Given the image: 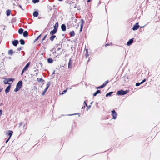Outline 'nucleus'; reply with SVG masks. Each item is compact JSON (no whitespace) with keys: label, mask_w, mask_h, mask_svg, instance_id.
Masks as SVG:
<instances>
[{"label":"nucleus","mask_w":160,"mask_h":160,"mask_svg":"<svg viewBox=\"0 0 160 160\" xmlns=\"http://www.w3.org/2000/svg\"><path fill=\"white\" fill-rule=\"evenodd\" d=\"M22 85V82L21 81H20L18 82L16 85V88L14 90V91L17 92L20 90Z\"/></svg>","instance_id":"obj_1"},{"label":"nucleus","mask_w":160,"mask_h":160,"mask_svg":"<svg viewBox=\"0 0 160 160\" xmlns=\"http://www.w3.org/2000/svg\"><path fill=\"white\" fill-rule=\"evenodd\" d=\"M128 92V91L127 90L124 91L122 89L118 92L117 94H118V95H123L127 93Z\"/></svg>","instance_id":"obj_2"},{"label":"nucleus","mask_w":160,"mask_h":160,"mask_svg":"<svg viewBox=\"0 0 160 160\" xmlns=\"http://www.w3.org/2000/svg\"><path fill=\"white\" fill-rule=\"evenodd\" d=\"M112 115L113 117V119H115L117 117V114L116 112H115L114 110L112 111Z\"/></svg>","instance_id":"obj_3"},{"label":"nucleus","mask_w":160,"mask_h":160,"mask_svg":"<svg viewBox=\"0 0 160 160\" xmlns=\"http://www.w3.org/2000/svg\"><path fill=\"white\" fill-rule=\"evenodd\" d=\"M8 84L11 85V83L14 81L15 79L12 78H8Z\"/></svg>","instance_id":"obj_4"},{"label":"nucleus","mask_w":160,"mask_h":160,"mask_svg":"<svg viewBox=\"0 0 160 160\" xmlns=\"http://www.w3.org/2000/svg\"><path fill=\"white\" fill-rule=\"evenodd\" d=\"M13 133V132L12 131L9 130L8 131V132H7L6 133V135L8 136H9V138H10L11 137Z\"/></svg>","instance_id":"obj_5"},{"label":"nucleus","mask_w":160,"mask_h":160,"mask_svg":"<svg viewBox=\"0 0 160 160\" xmlns=\"http://www.w3.org/2000/svg\"><path fill=\"white\" fill-rule=\"evenodd\" d=\"M139 26L138 24V23H136L133 26L132 29L134 31L137 30L139 28Z\"/></svg>","instance_id":"obj_6"},{"label":"nucleus","mask_w":160,"mask_h":160,"mask_svg":"<svg viewBox=\"0 0 160 160\" xmlns=\"http://www.w3.org/2000/svg\"><path fill=\"white\" fill-rule=\"evenodd\" d=\"M57 29L56 28H55V27L54 28V29L53 30L51 31L50 32V34L51 35H53L55 33L57 32Z\"/></svg>","instance_id":"obj_7"},{"label":"nucleus","mask_w":160,"mask_h":160,"mask_svg":"<svg viewBox=\"0 0 160 160\" xmlns=\"http://www.w3.org/2000/svg\"><path fill=\"white\" fill-rule=\"evenodd\" d=\"M11 85H9L8 87H7L5 90V93H8L9 92L10 89L11 88Z\"/></svg>","instance_id":"obj_8"},{"label":"nucleus","mask_w":160,"mask_h":160,"mask_svg":"<svg viewBox=\"0 0 160 160\" xmlns=\"http://www.w3.org/2000/svg\"><path fill=\"white\" fill-rule=\"evenodd\" d=\"M81 28L80 30V32H81L82 30L83 25L84 24V21L83 19H82L81 20Z\"/></svg>","instance_id":"obj_9"},{"label":"nucleus","mask_w":160,"mask_h":160,"mask_svg":"<svg viewBox=\"0 0 160 160\" xmlns=\"http://www.w3.org/2000/svg\"><path fill=\"white\" fill-rule=\"evenodd\" d=\"M13 45L14 46H17L18 43V42L17 40H14L12 42Z\"/></svg>","instance_id":"obj_10"},{"label":"nucleus","mask_w":160,"mask_h":160,"mask_svg":"<svg viewBox=\"0 0 160 160\" xmlns=\"http://www.w3.org/2000/svg\"><path fill=\"white\" fill-rule=\"evenodd\" d=\"M30 62H29L24 67V68L23 69V70L24 71H26L28 69V68L29 65H30Z\"/></svg>","instance_id":"obj_11"},{"label":"nucleus","mask_w":160,"mask_h":160,"mask_svg":"<svg viewBox=\"0 0 160 160\" xmlns=\"http://www.w3.org/2000/svg\"><path fill=\"white\" fill-rule=\"evenodd\" d=\"M133 40L132 39H131L127 42V45L128 46H129L131 45L133 42Z\"/></svg>","instance_id":"obj_12"},{"label":"nucleus","mask_w":160,"mask_h":160,"mask_svg":"<svg viewBox=\"0 0 160 160\" xmlns=\"http://www.w3.org/2000/svg\"><path fill=\"white\" fill-rule=\"evenodd\" d=\"M61 28L63 31H65L66 30V27L65 25L64 24H62L61 26Z\"/></svg>","instance_id":"obj_13"},{"label":"nucleus","mask_w":160,"mask_h":160,"mask_svg":"<svg viewBox=\"0 0 160 160\" xmlns=\"http://www.w3.org/2000/svg\"><path fill=\"white\" fill-rule=\"evenodd\" d=\"M3 82L5 84H8V78H4Z\"/></svg>","instance_id":"obj_14"},{"label":"nucleus","mask_w":160,"mask_h":160,"mask_svg":"<svg viewBox=\"0 0 160 160\" xmlns=\"http://www.w3.org/2000/svg\"><path fill=\"white\" fill-rule=\"evenodd\" d=\"M23 30L22 28L19 29L18 30V32L19 34H22L23 33Z\"/></svg>","instance_id":"obj_15"},{"label":"nucleus","mask_w":160,"mask_h":160,"mask_svg":"<svg viewBox=\"0 0 160 160\" xmlns=\"http://www.w3.org/2000/svg\"><path fill=\"white\" fill-rule=\"evenodd\" d=\"M100 92V90H97V91L93 94V96H95L98 94Z\"/></svg>","instance_id":"obj_16"},{"label":"nucleus","mask_w":160,"mask_h":160,"mask_svg":"<svg viewBox=\"0 0 160 160\" xmlns=\"http://www.w3.org/2000/svg\"><path fill=\"white\" fill-rule=\"evenodd\" d=\"M38 15V13L37 12H34L33 13V16L34 17H37Z\"/></svg>","instance_id":"obj_17"},{"label":"nucleus","mask_w":160,"mask_h":160,"mask_svg":"<svg viewBox=\"0 0 160 160\" xmlns=\"http://www.w3.org/2000/svg\"><path fill=\"white\" fill-rule=\"evenodd\" d=\"M23 36L24 37H27L28 36V32L27 31H25L23 33Z\"/></svg>","instance_id":"obj_18"},{"label":"nucleus","mask_w":160,"mask_h":160,"mask_svg":"<svg viewBox=\"0 0 160 160\" xmlns=\"http://www.w3.org/2000/svg\"><path fill=\"white\" fill-rule=\"evenodd\" d=\"M50 85V83H48L47 84V86L45 88V89L44 91H45V92H46V91H47V89H48V87H49Z\"/></svg>","instance_id":"obj_19"},{"label":"nucleus","mask_w":160,"mask_h":160,"mask_svg":"<svg viewBox=\"0 0 160 160\" xmlns=\"http://www.w3.org/2000/svg\"><path fill=\"white\" fill-rule=\"evenodd\" d=\"M6 14L7 16H8L10 15L11 13V11L9 10H8L6 11Z\"/></svg>","instance_id":"obj_20"},{"label":"nucleus","mask_w":160,"mask_h":160,"mask_svg":"<svg viewBox=\"0 0 160 160\" xmlns=\"http://www.w3.org/2000/svg\"><path fill=\"white\" fill-rule=\"evenodd\" d=\"M48 63H52L53 62V60L52 58H49L48 60Z\"/></svg>","instance_id":"obj_21"},{"label":"nucleus","mask_w":160,"mask_h":160,"mask_svg":"<svg viewBox=\"0 0 160 160\" xmlns=\"http://www.w3.org/2000/svg\"><path fill=\"white\" fill-rule=\"evenodd\" d=\"M20 42L21 44L24 45L25 44L24 41L23 39H21L20 41Z\"/></svg>","instance_id":"obj_22"},{"label":"nucleus","mask_w":160,"mask_h":160,"mask_svg":"<svg viewBox=\"0 0 160 160\" xmlns=\"http://www.w3.org/2000/svg\"><path fill=\"white\" fill-rule=\"evenodd\" d=\"M56 37V36L55 35H53L50 37V39L51 41H53L54 38Z\"/></svg>","instance_id":"obj_23"},{"label":"nucleus","mask_w":160,"mask_h":160,"mask_svg":"<svg viewBox=\"0 0 160 160\" xmlns=\"http://www.w3.org/2000/svg\"><path fill=\"white\" fill-rule=\"evenodd\" d=\"M113 92H110L108 93H107L106 95V97H108V96H111V94L113 93Z\"/></svg>","instance_id":"obj_24"},{"label":"nucleus","mask_w":160,"mask_h":160,"mask_svg":"<svg viewBox=\"0 0 160 160\" xmlns=\"http://www.w3.org/2000/svg\"><path fill=\"white\" fill-rule=\"evenodd\" d=\"M70 35L71 36H74L75 35L74 32L72 31L70 32Z\"/></svg>","instance_id":"obj_25"},{"label":"nucleus","mask_w":160,"mask_h":160,"mask_svg":"<svg viewBox=\"0 0 160 160\" xmlns=\"http://www.w3.org/2000/svg\"><path fill=\"white\" fill-rule=\"evenodd\" d=\"M8 53L9 54L12 55L13 54V51L12 50H10L8 51Z\"/></svg>","instance_id":"obj_26"},{"label":"nucleus","mask_w":160,"mask_h":160,"mask_svg":"<svg viewBox=\"0 0 160 160\" xmlns=\"http://www.w3.org/2000/svg\"><path fill=\"white\" fill-rule=\"evenodd\" d=\"M39 0H32V2L34 3H36L38 2Z\"/></svg>","instance_id":"obj_27"},{"label":"nucleus","mask_w":160,"mask_h":160,"mask_svg":"<svg viewBox=\"0 0 160 160\" xmlns=\"http://www.w3.org/2000/svg\"><path fill=\"white\" fill-rule=\"evenodd\" d=\"M108 81H107L105 82L103 84V86H105L108 84Z\"/></svg>","instance_id":"obj_28"},{"label":"nucleus","mask_w":160,"mask_h":160,"mask_svg":"<svg viewBox=\"0 0 160 160\" xmlns=\"http://www.w3.org/2000/svg\"><path fill=\"white\" fill-rule=\"evenodd\" d=\"M108 81H107L105 82L103 84V86H105L108 84Z\"/></svg>","instance_id":"obj_29"},{"label":"nucleus","mask_w":160,"mask_h":160,"mask_svg":"<svg viewBox=\"0 0 160 160\" xmlns=\"http://www.w3.org/2000/svg\"><path fill=\"white\" fill-rule=\"evenodd\" d=\"M41 36V35H39L37 38L36 39H35V40L34 41V42L36 41L37 40H38V39L40 38V37Z\"/></svg>","instance_id":"obj_30"},{"label":"nucleus","mask_w":160,"mask_h":160,"mask_svg":"<svg viewBox=\"0 0 160 160\" xmlns=\"http://www.w3.org/2000/svg\"><path fill=\"white\" fill-rule=\"evenodd\" d=\"M146 80V79H143L141 82L140 83L141 84L143 83L144 82H145Z\"/></svg>","instance_id":"obj_31"},{"label":"nucleus","mask_w":160,"mask_h":160,"mask_svg":"<svg viewBox=\"0 0 160 160\" xmlns=\"http://www.w3.org/2000/svg\"><path fill=\"white\" fill-rule=\"evenodd\" d=\"M67 91V89H66V90H64L62 92V93L61 94H64V93H65V92H66Z\"/></svg>","instance_id":"obj_32"},{"label":"nucleus","mask_w":160,"mask_h":160,"mask_svg":"<svg viewBox=\"0 0 160 160\" xmlns=\"http://www.w3.org/2000/svg\"><path fill=\"white\" fill-rule=\"evenodd\" d=\"M141 83H140L138 82L136 84V86H139Z\"/></svg>","instance_id":"obj_33"},{"label":"nucleus","mask_w":160,"mask_h":160,"mask_svg":"<svg viewBox=\"0 0 160 160\" xmlns=\"http://www.w3.org/2000/svg\"><path fill=\"white\" fill-rule=\"evenodd\" d=\"M46 93L45 91H43L42 93V95H44Z\"/></svg>","instance_id":"obj_34"},{"label":"nucleus","mask_w":160,"mask_h":160,"mask_svg":"<svg viewBox=\"0 0 160 160\" xmlns=\"http://www.w3.org/2000/svg\"><path fill=\"white\" fill-rule=\"evenodd\" d=\"M2 114V111L1 110H0V116H1Z\"/></svg>","instance_id":"obj_35"},{"label":"nucleus","mask_w":160,"mask_h":160,"mask_svg":"<svg viewBox=\"0 0 160 160\" xmlns=\"http://www.w3.org/2000/svg\"><path fill=\"white\" fill-rule=\"evenodd\" d=\"M58 26V24L57 23H56L55 26H54V28L55 27V28H57Z\"/></svg>","instance_id":"obj_36"},{"label":"nucleus","mask_w":160,"mask_h":160,"mask_svg":"<svg viewBox=\"0 0 160 160\" xmlns=\"http://www.w3.org/2000/svg\"><path fill=\"white\" fill-rule=\"evenodd\" d=\"M46 37H47V35H46V36L44 37V38L42 39V42L43 41L45 40V38H46Z\"/></svg>","instance_id":"obj_37"},{"label":"nucleus","mask_w":160,"mask_h":160,"mask_svg":"<svg viewBox=\"0 0 160 160\" xmlns=\"http://www.w3.org/2000/svg\"><path fill=\"white\" fill-rule=\"evenodd\" d=\"M10 138H8V140L6 141V143H7L9 141V140H10Z\"/></svg>","instance_id":"obj_38"},{"label":"nucleus","mask_w":160,"mask_h":160,"mask_svg":"<svg viewBox=\"0 0 160 160\" xmlns=\"http://www.w3.org/2000/svg\"><path fill=\"white\" fill-rule=\"evenodd\" d=\"M104 87H105V86H103V84H102V85L100 86V88H102Z\"/></svg>","instance_id":"obj_39"},{"label":"nucleus","mask_w":160,"mask_h":160,"mask_svg":"<svg viewBox=\"0 0 160 160\" xmlns=\"http://www.w3.org/2000/svg\"><path fill=\"white\" fill-rule=\"evenodd\" d=\"M25 71H24L23 70V69L22 70V73H21V75H22L23 74V73Z\"/></svg>","instance_id":"obj_40"},{"label":"nucleus","mask_w":160,"mask_h":160,"mask_svg":"<svg viewBox=\"0 0 160 160\" xmlns=\"http://www.w3.org/2000/svg\"><path fill=\"white\" fill-rule=\"evenodd\" d=\"M78 114V113H75V114H70V116L73 115H76V114Z\"/></svg>","instance_id":"obj_41"},{"label":"nucleus","mask_w":160,"mask_h":160,"mask_svg":"<svg viewBox=\"0 0 160 160\" xmlns=\"http://www.w3.org/2000/svg\"><path fill=\"white\" fill-rule=\"evenodd\" d=\"M84 103L85 104V105H86L87 107H88L87 104L86 103V102H85V101L84 102Z\"/></svg>","instance_id":"obj_42"},{"label":"nucleus","mask_w":160,"mask_h":160,"mask_svg":"<svg viewBox=\"0 0 160 160\" xmlns=\"http://www.w3.org/2000/svg\"><path fill=\"white\" fill-rule=\"evenodd\" d=\"M90 0H88V1H87L88 2H90Z\"/></svg>","instance_id":"obj_43"},{"label":"nucleus","mask_w":160,"mask_h":160,"mask_svg":"<svg viewBox=\"0 0 160 160\" xmlns=\"http://www.w3.org/2000/svg\"><path fill=\"white\" fill-rule=\"evenodd\" d=\"M2 89L0 88V92L2 91Z\"/></svg>","instance_id":"obj_44"},{"label":"nucleus","mask_w":160,"mask_h":160,"mask_svg":"<svg viewBox=\"0 0 160 160\" xmlns=\"http://www.w3.org/2000/svg\"><path fill=\"white\" fill-rule=\"evenodd\" d=\"M97 88L99 89V88H100V87H97Z\"/></svg>","instance_id":"obj_45"},{"label":"nucleus","mask_w":160,"mask_h":160,"mask_svg":"<svg viewBox=\"0 0 160 160\" xmlns=\"http://www.w3.org/2000/svg\"><path fill=\"white\" fill-rule=\"evenodd\" d=\"M19 6L21 8H22L21 6L20 5H19Z\"/></svg>","instance_id":"obj_46"},{"label":"nucleus","mask_w":160,"mask_h":160,"mask_svg":"<svg viewBox=\"0 0 160 160\" xmlns=\"http://www.w3.org/2000/svg\"><path fill=\"white\" fill-rule=\"evenodd\" d=\"M91 107L90 106H89L88 107V108H90Z\"/></svg>","instance_id":"obj_47"},{"label":"nucleus","mask_w":160,"mask_h":160,"mask_svg":"<svg viewBox=\"0 0 160 160\" xmlns=\"http://www.w3.org/2000/svg\"><path fill=\"white\" fill-rule=\"evenodd\" d=\"M54 73H55V71H54L53 72V74H54Z\"/></svg>","instance_id":"obj_48"},{"label":"nucleus","mask_w":160,"mask_h":160,"mask_svg":"<svg viewBox=\"0 0 160 160\" xmlns=\"http://www.w3.org/2000/svg\"><path fill=\"white\" fill-rule=\"evenodd\" d=\"M59 0V1H62V0Z\"/></svg>","instance_id":"obj_49"},{"label":"nucleus","mask_w":160,"mask_h":160,"mask_svg":"<svg viewBox=\"0 0 160 160\" xmlns=\"http://www.w3.org/2000/svg\"><path fill=\"white\" fill-rule=\"evenodd\" d=\"M60 49L59 48H58V50H59Z\"/></svg>","instance_id":"obj_50"},{"label":"nucleus","mask_w":160,"mask_h":160,"mask_svg":"<svg viewBox=\"0 0 160 160\" xmlns=\"http://www.w3.org/2000/svg\"><path fill=\"white\" fill-rule=\"evenodd\" d=\"M92 102H91V104H92Z\"/></svg>","instance_id":"obj_51"}]
</instances>
